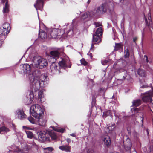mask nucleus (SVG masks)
<instances>
[{
	"mask_svg": "<svg viewBox=\"0 0 153 153\" xmlns=\"http://www.w3.org/2000/svg\"><path fill=\"white\" fill-rule=\"evenodd\" d=\"M114 4L112 2L108 3H104L99 6L96 9V13L97 15H101L104 13L106 11L111 12L113 10Z\"/></svg>",
	"mask_w": 153,
	"mask_h": 153,
	"instance_id": "nucleus-4",
	"label": "nucleus"
},
{
	"mask_svg": "<svg viewBox=\"0 0 153 153\" xmlns=\"http://www.w3.org/2000/svg\"><path fill=\"white\" fill-rule=\"evenodd\" d=\"M65 129L64 128H59L55 129V131L58 132L63 133L64 132Z\"/></svg>",
	"mask_w": 153,
	"mask_h": 153,
	"instance_id": "nucleus-37",
	"label": "nucleus"
},
{
	"mask_svg": "<svg viewBox=\"0 0 153 153\" xmlns=\"http://www.w3.org/2000/svg\"><path fill=\"white\" fill-rule=\"evenodd\" d=\"M150 105L153 108V98L152 99H152L151 100V101H150Z\"/></svg>",
	"mask_w": 153,
	"mask_h": 153,
	"instance_id": "nucleus-47",
	"label": "nucleus"
},
{
	"mask_svg": "<svg viewBox=\"0 0 153 153\" xmlns=\"http://www.w3.org/2000/svg\"><path fill=\"white\" fill-rule=\"evenodd\" d=\"M36 144L35 143H34L33 141V143H32V145H33V146H35L36 145Z\"/></svg>",
	"mask_w": 153,
	"mask_h": 153,
	"instance_id": "nucleus-55",
	"label": "nucleus"
},
{
	"mask_svg": "<svg viewBox=\"0 0 153 153\" xmlns=\"http://www.w3.org/2000/svg\"><path fill=\"white\" fill-rule=\"evenodd\" d=\"M27 135V137L28 138H32L33 137V135L32 133L29 131H25Z\"/></svg>",
	"mask_w": 153,
	"mask_h": 153,
	"instance_id": "nucleus-30",
	"label": "nucleus"
},
{
	"mask_svg": "<svg viewBox=\"0 0 153 153\" xmlns=\"http://www.w3.org/2000/svg\"><path fill=\"white\" fill-rule=\"evenodd\" d=\"M137 39L136 38H133V41L134 42H135L136 40H137Z\"/></svg>",
	"mask_w": 153,
	"mask_h": 153,
	"instance_id": "nucleus-54",
	"label": "nucleus"
},
{
	"mask_svg": "<svg viewBox=\"0 0 153 153\" xmlns=\"http://www.w3.org/2000/svg\"><path fill=\"white\" fill-rule=\"evenodd\" d=\"M66 141L69 143L71 142V140L69 138H67Z\"/></svg>",
	"mask_w": 153,
	"mask_h": 153,
	"instance_id": "nucleus-52",
	"label": "nucleus"
},
{
	"mask_svg": "<svg viewBox=\"0 0 153 153\" xmlns=\"http://www.w3.org/2000/svg\"><path fill=\"white\" fill-rule=\"evenodd\" d=\"M90 55H91V54L92 55V54L91 53H90Z\"/></svg>",
	"mask_w": 153,
	"mask_h": 153,
	"instance_id": "nucleus-63",
	"label": "nucleus"
},
{
	"mask_svg": "<svg viewBox=\"0 0 153 153\" xmlns=\"http://www.w3.org/2000/svg\"><path fill=\"white\" fill-rule=\"evenodd\" d=\"M131 144L130 143V145H129V149H131Z\"/></svg>",
	"mask_w": 153,
	"mask_h": 153,
	"instance_id": "nucleus-57",
	"label": "nucleus"
},
{
	"mask_svg": "<svg viewBox=\"0 0 153 153\" xmlns=\"http://www.w3.org/2000/svg\"><path fill=\"white\" fill-rule=\"evenodd\" d=\"M144 59H145L147 62H149L148 57L146 55H144Z\"/></svg>",
	"mask_w": 153,
	"mask_h": 153,
	"instance_id": "nucleus-48",
	"label": "nucleus"
},
{
	"mask_svg": "<svg viewBox=\"0 0 153 153\" xmlns=\"http://www.w3.org/2000/svg\"><path fill=\"white\" fill-rule=\"evenodd\" d=\"M40 117L39 118H36V124H38L39 126L41 127H45L46 126V120L45 119L43 118H40Z\"/></svg>",
	"mask_w": 153,
	"mask_h": 153,
	"instance_id": "nucleus-12",
	"label": "nucleus"
},
{
	"mask_svg": "<svg viewBox=\"0 0 153 153\" xmlns=\"http://www.w3.org/2000/svg\"><path fill=\"white\" fill-rule=\"evenodd\" d=\"M48 33L49 34L48 37L50 38H55L57 36H61V37L65 39L67 37L65 34H63V31L61 33L60 30L56 28L50 29L48 31Z\"/></svg>",
	"mask_w": 153,
	"mask_h": 153,
	"instance_id": "nucleus-5",
	"label": "nucleus"
},
{
	"mask_svg": "<svg viewBox=\"0 0 153 153\" xmlns=\"http://www.w3.org/2000/svg\"><path fill=\"white\" fill-rule=\"evenodd\" d=\"M108 62V60L106 59H105L104 60H103L102 61V65H105Z\"/></svg>",
	"mask_w": 153,
	"mask_h": 153,
	"instance_id": "nucleus-42",
	"label": "nucleus"
},
{
	"mask_svg": "<svg viewBox=\"0 0 153 153\" xmlns=\"http://www.w3.org/2000/svg\"><path fill=\"white\" fill-rule=\"evenodd\" d=\"M90 56H91V58H92V56L90 55Z\"/></svg>",
	"mask_w": 153,
	"mask_h": 153,
	"instance_id": "nucleus-61",
	"label": "nucleus"
},
{
	"mask_svg": "<svg viewBox=\"0 0 153 153\" xmlns=\"http://www.w3.org/2000/svg\"><path fill=\"white\" fill-rule=\"evenodd\" d=\"M29 58H30L31 57V55H29Z\"/></svg>",
	"mask_w": 153,
	"mask_h": 153,
	"instance_id": "nucleus-59",
	"label": "nucleus"
},
{
	"mask_svg": "<svg viewBox=\"0 0 153 153\" xmlns=\"http://www.w3.org/2000/svg\"><path fill=\"white\" fill-rule=\"evenodd\" d=\"M32 64L33 67L42 69L48 65L47 60L39 56H34L32 59Z\"/></svg>",
	"mask_w": 153,
	"mask_h": 153,
	"instance_id": "nucleus-2",
	"label": "nucleus"
},
{
	"mask_svg": "<svg viewBox=\"0 0 153 153\" xmlns=\"http://www.w3.org/2000/svg\"><path fill=\"white\" fill-rule=\"evenodd\" d=\"M90 13L89 12H86L82 15L81 19H82L84 20L88 17Z\"/></svg>",
	"mask_w": 153,
	"mask_h": 153,
	"instance_id": "nucleus-32",
	"label": "nucleus"
},
{
	"mask_svg": "<svg viewBox=\"0 0 153 153\" xmlns=\"http://www.w3.org/2000/svg\"><path fill=\"white\" fill-rule=\"evenodd\" d=\"M43 92V90H41L40 91L38 94L39 99H40V101L41 102H43L44 101V100L43 98L44 95Z\"/></svg>",
	"mask_w": 153,
	"mask_h": 153,
	"instance_id": "nucleus-23",
	"label": "nucleus"
},
{
	"mask_svg": "<svg viewBox=\"0 0 153 153\" xmlns=\"http://www.w3.org/2000/svg\"><path fill=\"white\" fill-rule=\"evenodd\" d=\"M49 135L53 139L55 140L57 138V136L55 133L53 131H51Z\"/></svg>",
	"mask_w": 153,
	"mask_h": 153,
	"instance_id": "nucleus-31",
	"label": "nucleus"
},
{
	"mask_svg": "<svg viewBox=\"0 0 153 153\" xmlns=\"http://www.w3.org/2000/svg\"><path fill=\"white\" fill-rule=\"evenodd\" d=\"M59 64L60 67L63 68L66 67L70 68L71 66V62L68 57L62 59L61 61L59 62Z\"/></svg>",
	"mask_w": 153,
	"mask_h": 153,
	"instance_id": "nucleus-7",
	"label": "nucleus"
},
{
	"mask_svg": "<svg viewBox=\"0 0 153 153\" xmlns=\"http://www.w3.org/2000/svg\"><path fill=\"white\" fill-rule=\"evenodd\" d=\"M121 46L120 44L116 43L115 46L114 50L116 51L117 50L121 48Z\"/></svg>",
	"mask_w": 153,
	"mask_h": 153,
	"instance_id": "nucleus-36",
	"label": "nucleus"
},
{
	"mask_svg": "<svg viewBox=\"0 0 153 153\" xmlns=\"http://www.w3.org/2000/svg\"><path fill=\"white\" fill-rule=\"evenodd\" d=\"M28 119L29 122L32 124H36V120H35V119L32 117L30 116L28 117Z\"/></svg>",
	"mask_w": 153,
	"mask_h": 153,
	"instance_id": "nucleus-29",
	"label": "nucleus"
},
{
	"mask_svg": "<svg viewBox=\"0 0 153 153\" xmlns=\"http://www.w3.org/2000/svg\"><path fill=\"white\" fill-rule=\"evenodd\" d=\"M148 19L149 20V23L148 22V21L147 20V19L145 17V21L146 23V24L149 27V28L150 31L151 33H152L153 32V25L151 21V14L150 13L148 14Z\"/></svg>",
	"mask_w": 153,
	"mask_h": 153,
	"instance_id": "nucleus-11",
	"label": "nucleus"
},
{
	"mask_svg": "<svg viewBox=\"0 0 153 153\" xmlns=\"http://www.w3.org/2000/svg\"><path fill=\"white\" fill-rule=\"evenodd\" d=\"M43 149L44 150H48L49 151H50V152L52 151L53 149L51 147H47V148H43Z\"/></svg>",
	"mask_w": 153,
	"mask_h": 153,
	"instance_id": "nucleus-40",
	"label": "nucleus"
},
{
	"mask_svg": "<svg viewBox=\"0 0 153 153\" xmlns=\"http://www.w3.org/2000/svg\"><path fill=\"white\" fill-rule=\"evenodd\" d=\"M73 33V31L72 30H69L67 32V36H71Z\"/></svg>",
	"mask_w": 153,
	"mask_h": 153,
	"instance_id": "nucleus-39",
	"label": "nucleus"
},
{
	"mask_svg": "<svg viewBox=\"0 0 153 153\" xmlns=\"http://www.w3.org/2000/svg\"><path fill=\"white\" fill-rule=\"evenodd\" d=\"M16 134L19 140L22 139L23 136L22 133L20 132H17L16 133Z\"/></svg>",
	"mask_w": 153,
	"mask_h": 153,
	"instance_id": "nucleus-33",
	"label": "nucleus"
},
{
	"mask_svg": "<svg viewBox=\"0 0 153 153\" xmlns=\"http://www.w3.org/2000/svg\"><path fill=\"white\" fill-rule=\"evenodd\" d=\"M80 62L81 64L84 65H87V62L85 61V59L84 58L80 60Z\"/></svg>",
	"mask_w": 153,
	"mask_h": 153,
	"instance_id": "nucleus-38",
	"label": "nucleus"
},
{
	"mask_svg": "<svg viewBox=\"0 0 153 153\" xmlns=\"http://www.w3.org/2000/svg\"><path fill=\"white\" fill-rule=\"evenodd\" d=\"M15 114L17 116L18 118L20 120H24L26 117V115L25 114L22 109H18L16 111Z\"/></svg>",
	"mask_w": 153,
	"mask_h": 153,
	"instance_id": "nucleus-9",
	"label": "nucleus"
},
{
	"mask_svg": "<svg viewBox=\"0 0 153 153\" xmlns=\"http://www.w3.org/2000/svg\"><path fill=\"white\" fill-rule=\"evenodd\" d=\"M140 82L141 84L142 85L143 84H144V83L145 82V81L144 80H140Z\"/></svg>",
	"mask_w": 153,
	"mask_h": 153,
	"instance_id": "nucleus-49",
	"label": "nucleus"
},
{
	"mask_svg": "<svg viewBox=\"0 0 153 153\" xmlns=\"http://www.w3.org/2000/svg\"><path fill=\"white\" fill-rule=\"evenodd\" d=\"M70 135L72 136V137H75V134H74V133H72V134H70Z\"/></svg>",
	"mask_w": 153,
	"mask_h": 153,
	"instance_id": "nucleus-53",
	"label": "nucleus"
},
{
	"mask_svg": "<svg viewBox=\"0 0 153 153\" xmlns=\"http://www.w3.org/2000/svg\"><path fill=\"white\" fill-rule=\"evenodd\" d=\"M34 6L36 10L39 9L41 10L43 6V0H36V3L34 4Z\"/></svg>",
	"mask_w": 153,
	"mask_h": 153,
	"instance_id": "nucleus-13",
	"label": "nucleus"
},
{
	"mask_svg": "<svg viewBox=\"0 0 153 153\" xmlns=\"http://www.w3.org/2000/svg\"><path fill=\"white\" fill-rule=\"evenodd\" d=\"M57 66L55 63H53L50 66V68L51 72L53 74H55L56 72L59 73V70L57 69Z\"/></svg>",
	"mask_w": 153,
	"mask_h": 153,
	"instance_id": "nucleus-14",
	"label": "nucleus"
},
{
	"mask_svg": "<svg viewBox=\"0 0 153 153\" xmlns=\"http://www.w3.org/2000/svg\"><path fill=\"white\" fill-rule=\"evenodd\" d=\"M39 35L42 39H45L47 37V35L45 32L43 31L41 32L40 30H39Z\"/></svg>",
	"mask_w": 153,
	"mask_h": 153,
	"instance_id": "nucleus-25",
	"label": "nucleus"
},
{
	"mask_svg": "<svg viewBox=\"0 0 153 153\" xmlns=\"http://www.w3.org/2000/svg\"><path fill=\"white\" fill-rule=\"evenodd\" d=\"M144 96L142 97L143 102H150L152 98L153 97V91H150L143 94Z\"/></svg>",
	"mask_w": 153,
	"mask_h": 153,
	"instance_id": "nucleus-8",
	"label": "nucleus"
},
{
	"mask_svg": "<svg viewBox=\"0 0 153 153\" xmlns=\"http://www.w3.org/2000/svg\"><path fill=\"white\" fill-rule=\"evenodd\" d=\"M15 153H25L23 150L20 149L18 148L17 147L16 149H13Z\"/></svg>",
	"mask_w": 153,
	"mask_h": 153,
	"instance_id": "nucleus-34",
	"label": "nucleus"
},
{
	"mask_svg": "<svg viewBox=\"0 0 153 153\" xmlns=\"http://www.w3.org/2000/svg\"><path fill=\"white\" fill-rule=\"evenodd\" d=\"M50 54L51 57L56 59L59 57L60 53L57 51H52L50 52Z\"/></svg>",
	"mask_w": 153,
	"mask_h": 153,
	"instance_id": "nucleus-15",
	"label": "nucleus"
},
{
	"mask_svg": "<svg viewBox=\"0 0 153 153\" xmlns=\"http://www.w3.org/2000/svg\"><path fill=\"white\" fill-rule=\"evenodd\" d=\"M95 25L96 27H98L100 26H101L102 25L101 24V23H98V22L96 23H95Z\"/></svg>",
	"mask_w": 153,
	"mask_h": 153,
	"instance_id": "nucleus-45",
	"label": "nucleus"
},
{
	"mask_svg": "<svg viewBox=\"0 0 153 153\" xmlns=\"http://www.w3.org/2000/svg\"><path fill=\"white\" fill-rule=\"evenodd\" d=\"M113 112H114V115H115V116L116 117H118V115L116 114V111H115L114 110L113 111Z\"/></svg>",
	"mask_w": 153,
	"mask_h": 153,
	"instance_id": "nucleus-51",
	"label": "nucleus"
},
{
	"mask_svg": "<svg viewBox=\"0 0 153 153\" xmlns=\"http://www.w3.org/2000/svg\"><path fill=\"white\" fill-rule=\"evenodd\" d=\"M90 1V0H88V3H89Z\"/></svg>",
	"mask_w": 153,
	"mask_h": 153,
	"instance_id": "nucleus-60",
	"label": "nucleus"
},
{
	"mask_svg": "<svg viewBox=\"0 0 153 153\" xmlns=\"http://www.w3.org/2000/svg\"><path fill=\"white\" fill-rule=\"evenodd\" d=\"M104 114H105V113H103V116H104Z\"/></svg>",
	"mask_w": 153,
	"mask_h": 153,
	"instance_id": "nucleus-62",
	"label": "nucleus"
},
{
	"mask_svg": "<svg viewBox=\"0 0 153 153\" xmlns=\"http://www.w3.org/2000/svg\"><path fill=\"white\" fill-rule=\"evenodd\" d=\"M30 112L32 115L36 118H39L44 114L43 109L37 104L33 105L30 107Z\"/></svg>",
	"mask_w": 153,
	"mask_h": 153,
	"instance_id": "nucleus-3",
	"label": "nucleus"
},
{
	"mask_svg": "<svg viewBox=\"0 0 153 153\" xmlns=\"http://www.w3.org/2000/svg\"><path fill=\"white\" fill-rule=\"evenodd\" d=\"M2 45V43L1 42V41H0V47H1Z\"/></svg>",
	"mask_w": 153,
	"mask_h": 153,
	"instance_id": "nucleus-58",
	"label": "nucleus"
},
{
	"mask_svg": "<svg viewBox=\"0 0 153 153\" xmlns=\"http://www.w3.org/2000/svg\"><path fill=\"white\" fill-rule=\"evenodd\" d=\"M9 31L2 28H0V35L5 37L9 33Z\"/></svg>",
	"mask_w": 153,
	"mask_h": 153,
	"instance_id": "nucleus-20",
	"label": "nucleus"
},
{
	"mask_svg": "<svg viewBox=\"0 0 153 153\" xmlns=\"http://www.w3.org/2000/svg\"><path fill=\"white\" fill-rule=\"evenodd\" d=\"M23 129H30V128H29L26 126H23Z\"/></svg>",
	"mask_w": 153,
	"mask_h": 153,
	"instance_id": "nucleus-50",
	"label": "nucleus"
},
{
	"mask_svg": "<svg viewBox=\"0 0 153 153\" xmlns=\"http://www.w3.org/2000/svg\"><path fill=\"white\" fill-rule=\"evenodd\" d=\"M96 34H93V39L92 40V43L91 44V48L90 49V51H93L92 48L94 47V45L96 44L95 42H97V43L100 42L101 41V39L100 36Z\"/></svg>",
	"mask_w": 153,
	"mask_h": 153,
	"instance_id": "nucleus-10",
	"label": "nucleus"
},
{
	"mask_svg": "<svg viewBox=\"0 0 153 153\" xmlns=\"http://www.w3.org/2000/svg\"><path fill=\"white\" fill-rule=\"evenodd\" d=\"M115 127V125L113 124L108 127L107 128V129L108 130V132L109 133H110L114 129Z\"/></svg>",
	"mask_w": 153,
	"mask_h": 153,
	"instance_id": "nucleus-27",
	"label": "nucleus"
},
{
	"mask_svg": "<svg viewBox=\"0 0 153 153\" xmlns=\"http://www.w3.org/2000/svg\"><path fill=\"white\" fill-rule=\"evenodd\" d=\"M124 53V57L125 58H128L129 57L130 55L129 52L127 48L125 50Z\"/></svg>",
	"mask_w": 153,
	"mask_h": 153,
	"instance_id": "nucleus-35",
	"label": "nucleus"
},
{
	"mask_svg": "<svg viewBox=\"0 0 153 153\" xmlns=\"http://www.w3.org/2000/svg\"><path fill=\"white\" fill-rule=\"evenodd\" d=\"M13 152L12 150H10L8 153H13Z\"/></svg>",
	"mask_w": 153,
	"mask_h": 153,
	"instance_id": "nucleus-56",
	"label": "nucleus"
},
{
	"mask_svg": "<svg viewBox=\"0 0 153 153\" xmlns=\"http://www.w3.org/2000/svg\"><path fill=\"white\" fill-rule=\"evenodd\" d=\"M143 114H141L139 117H138V118L140 119L142 123H143Z\"/></svg>",
	"mask_w": 153,
	"mask_h": 153,
	"instance_id": "nucleus-41",
	"label": "nucleus"
},
{
	"mask_svg": "<svg viewBox=\"0 0 153 153\" xmlns=\"http://www.w3.org/2000/svg\"><path fill=\"white\" fill-rule=\"evenodd\" d=\"M87 152V153H94V151L92 149H88Z\"/></svg>",
	"mask_w": 153,
	"mask_h": 153,
	"instance_id": "nucleus-46",
	"label": "nucleus"
},
{
	"mask_svg": "<svg viewBox=\"0 0 153 153\" xmlns=\"http://www.w3.org/2000/svg\"><path fill=\"white\" fill-rule=\"evenodd\" d=\"M138 74L142 77L145 76L146 74L144 70L143 69H139L137 71Z\"/></svg>",
	"mask_w": 153,
	"mask_h": 153,
	"instance_id": "nucleus-24",
	"label": "nucleus"
},
{
	"mask_svg": "<svg viewBox=\"0 0 153 153\" xmlns=\"http://www.w3.org/2000/svg\"><path fill=\"white\" fill-rule=\"evenodd\" d=\"M2 3H4L5 1L6 2L5 4V6L4 7L3 9V13H7L9 11L8 7L9 5L8 4L7 1V0H1Z\"/></svg>",
	"mask_w": 153,
	"mask_h": 153,
	"instance_id": "nucleus-18",
	"label": "nucleus"
},
{
	"mask_svg": "<svg viewBox=\"0 0 153 153\" xmlns=\"http://www.w3.org/2000/svg\"><path fill=\"white\" fill-rule=\"evenodd\" d=\"M103 141L104 142L105 144L107 146L110 145L111 140L109 137L108 136L105 137L103 139Z\"/></svg>",
	"mask_w": 153,
	"mask_h": 153,
	"instance_id": "nucleus-22",
	"label": "nucleus"
},
{
	"mask_svg": "<svg viewBox=\"0 0 153 153\" xmlns=\"http://www.w3.org/2000/svg\"><path fill=\"white\" fill-rule=\"evenodd\" d=\"M118 72L119 73H121L122 72H123L124 73V75L123 76V79L124 80L126 78V76L127 74V71L123 69H120L118 71Z\"/></svg>",
	"mask_w": 153,
	"mask_h": 153,
	"instance_id": "nucleus-28",
	"label": "nucleus"
},
{
	"mask_svg": "<svg viewBox=\"0 0 153 153\" xmlns=\"http://www.w3.org/2000/svg\"><path fill=\"white\" fill-rule=\"evenodd\" d=\"M59 148L61 150L67 152H70L71 151V147L68 145L60 146Z\"/></svg>",
	"mask_w": 153,
	"mask_h": 153,
	"instance_id": "nucleus-16",
	"label": "nucleus"
},
{
	"mask_svg": "<svg viewBox=\"0 0 153 153\" xmlns=\"http://www.w3.org/2000/svg\"><path fill=\"white\" fill-rule=\"evenodd\" d=\"M102 30L101 27H99L98 28L96 31L95 34L99 36H102Z\"/></svg>",
	"mask_w": 153,
	"mask_h": 153,
	"instance_id": "nucleus-26",
	"label": "nucleus"
},
{
	"mask_svg": "<svg viewBox=\"0 0 153 153\" xmlns=\"http://www.w3.org/2000/svg\"><path fill=\"white\" fill-rule=\"evenodd\" d=\"M148 85H147L145 84V85H142L140 88H147L148 87Z\"/></svg>",
	"mask_w": 153,
	"mask_h": 153,
	"instance_id": "nucleus-44",
	"label": "nucleus"
},
{
	"mask_svg": "<svg viewBox=\"0 0 153 153\" xmlns=\"http://www.w3.org/2000/svg\"><path fill=\"white\" fill-rule=\"evenodd\" d=\"M141 100L139 99L134 100L132 102L133 105L136 107L138 106L141 104Z\"/></svg>",
	"mask_w": 153,
	"mask_h": 153,
	"instance_id": "nucleus-21",
	"label": "nucleus"
},
{
	"mask_svg": "<svg viewBox=\"0 0 153 153\" xmlns=\"http://www.w3.org/2000/svg\"><path fill=\"white\" fill-rule=\"evenodd\" d=\"M24 74L28 75L31 82V88L32 91L29 92L26 97L25 100L27 104H31L34 97L33 91L36 92L40 87L44 88L48 83V78L47 76L44 74H42L39 77L34 76L31 74V67L28 64H24L22 66Z\"/></svg>",
	"mask_w": 153,
	"mask_h": 153,
	"instance_id": "nucleus-1",
	"label": "nucleus"
},
{
	"mask_svg": "<svg viewBox=\"0 0 153 153\" xmlns=\"http://www.w3.org/2000/svg\"><path fill=\"white\" fill-rule=\"evenodd\" d=\"M10 131L9 129L5 126L0 127V134L6 133Z\"/></svg>",
	"mask_w": 153,
	"mask_h": 153,
	"instance_id": "nucleus-17",
	"label": "nucleus"
},
{
	"mask_svg": "<svg viewBox=\"0 0 153 153\" xmlns=\"http://www.w3.org/2000/svg\"><path fill=\"white\" fill-rule=\"evenodd\" d=\"M106 115L107 116L110 115V116H112L111 113V110H108L107 111L106 113Z\"/></svg>",
	"mask_w": 153,
	"mask_h": 153,
	"instance_id": "nucleus-43",
	"label": "nucleus"
},
{
	"mask_svg": "<svg viewBox=\"0 0 153 153\" xmlns=\"http://www.w3.org/2000/svg\"><path fill=\"white\" fill-rule=\"evenodd\" d=\"M38 140L40 142H43L49 140V134L46 132L40 131L38 133Z\"/></svg>",
	"mask_w": 153,
	"mask_h": 153,
	"instance_id": "nucleus-6",
	"label": "nucleus"
},
{
	"mask_svg": "<svg viewBox=\"0 0 153 153\" xmlns=\"http://www.w3.org/2000/svg\"><path fill=\"white\" fill-rule=\"evenodd\" d=\"M0 28L9 31L10 29V26L9 24L7 22L4 23Z\"/></svg>",
	"mask_w": 153,
	"mask_h": 153,
	"instance_id": "nucleus-19",
	"label": "nucleus"
}]
</instances>
